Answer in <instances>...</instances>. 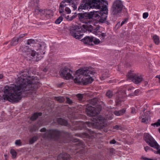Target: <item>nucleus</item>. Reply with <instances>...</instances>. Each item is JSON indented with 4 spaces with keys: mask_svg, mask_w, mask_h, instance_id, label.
<instances>
[{
    "mask_svg": "<svg viewBox=\"0 0 160 160\" xmlns=\"http://www.w3.org/2000/svg\"><path fill=\"white\" fill-rule=\"evenodd\" d=\"M22 73L16 80L17 85H6L3 90L0 88V101L17 102L21 99V95L23 94L26 96L32 95V91L38 88L39 82L35 81V78L28 76V73L26 71H23Z\"/></svg>",
    "mask_w": 160,
    "mask_h": 160,
    "instance_id": "f257e3e1",
    "label": "nucleus"
},
{
    "mask_svg": "<svg viewBox=\"0 0 160 160\" xmlns=\"http://www.w3.org/2000/svg\"><path fill=\"white\" fill-rule=\"evenodd\" d=\"M62 77L66 80L73 79L75 83H82L87 85L91 83L94 80L92 77L96 72L91 67L82 68L77 70L75 73L70 69L64 67L62 68L60 71Z\"/></svg>",
    "mask_w": 160,
    "mask_h": 160,
    "instance_id": "f03ea898",
    "label": "nucleus"
},
{
    "mask_svg": "<svg viewBox=\"0 0 160 160\" xmlns=\"http://www.w3.org/2000/svg\"><path fill=\"white\" fill-rule=\"evenodd\" d=\"M98 99L95 98L89 100L86 112L87 115L90 117H94L98 114L101 110V106L98 105Z\"/></svg>",
    "mask_w": 160,
    "mask_h": 160,
    "instance_id": "7ed1b4c3",
    "label": "nucleus"
},
{
    "mask_svg": "<svg viewBox=\"0 0 160 160\" xmlns=\"http://www.w3.org/2000/svg\"><path fill=\"white\" fill-rule=\"evenodd\" d=\"M62 136L67 140V142L70 140L71 134L68 132L61 131L56 129H52L48 130L44 137L45 138H53L54 140L58 139Z\"/></svg>",
    "mask_w": 160,
    "mask_h": 160,
    "instance_id": "20e7f679",
    "label": "nucleus"
},
{
    "mask_svg": "<svg viewBox=\"0 0 160 160\" xmlns=\"http://www.w3.org/2000/svg\"><path fill=\"white\" fill-rule=\"evenodd\" d=\"M93 119L94 122H86V124L89 127L103 130L104 132H106L105 128L107 125L106 120L102 117H96Z\"/></svg>",
    "mask_w": 160,
    "mask_h": 160,
    "instance_id": "39448f33",
    "label": "nucleus"
},
{
    "mask_svg": "<svg viewBox=\"0 0 160 160\" xmlns=\"http://www.w3.org/2000/svg\"><path fill=\"white\" fill-rule=\"evenodd\" d=\"M124 7L122 2L120 0H115L112 2L110 8L111 15L118 17L121 14Z\"/></svg>",
    "mask_w": 160,
    "mask_h": 160,
    "instance_id": "423d86ee",
    "label": "nucleus"
},
{
    "mask_svg": "<svg viewBox=\"0 0 160 160\" xmlns=\"http://www.w3.org/2000/svg\"><path fill=\"white\" fill-rule=\"evenodd\" d=\"M82 28L78 25L70 27L69 31L70 34L74 38L77 39L81 38L83 35V33L87 31L85 26L82 25Z\"/></svg>",
    "mask_w": 160,
    "mask_h": 160,
    "instance_id": "0eeeda50",
    "label": "nucleus"
},
{
    "mask_svg": "<svg viewBox=\"0 0 160 160\" xmlns=\"http://www.w3.org/2000/svg\"><path fill=\"white\" fill-rule=\"evenodd\" d=\"M108 11L107 5H105L99 11H96L95 12L93 13V17L99 19L100 22L103 23L106 19Z\"/></svg>",
    "mask_w": 160,
    "mask_h": 160,
    "instance_id": "6e6552de",
    "label": "nucleus"
},
{
    "mask_svg": "<svg viewBox=\"0 0 160 160\" xmlns=\"http://www.w3.org/2000/svg\"><path fill=\"white\" fill-rule=\"evenodd\" d=\"M20 50L22 52L23 56L27 59L30 60L34 58L36 55V52L27 46H21Z\"/></svg>",
    "mask_w": 160,
    "mask_h": 160,
    "instance_id": "1a4fd4ad",
    "label": "nucleus"
},
{
    "mask_svg": "<svg viewBox=\"0 0 160 160\" xmlns=\"http://www.w3.org/2000/svg\"><path fill=\"white\" fill-rule=\"evenodd\" d=\"M78 17L79 20L85 23H91L92 22L93 17V13H79L78 14Z\"/></svg>",
    "mask_w": 160,
    "mask_h": 160,
    "instance_id": "9d476101",
    "label": "nucleus"
},
{
    "mask_svg": "<svg viewBox=\"0 0 160 160\" xmlns=\"http://www.w3.org/2000/svg\"><path fill=\"white\" fill-rule=\"evenodd\" d=\"M144 139L146 142L150 146L156 149H158L160 146L154 138L148 133L144 134Z\"/></svg>",
    "mask_w": 160,
    "mask_h": 160,
    "instance_id": "9b49d317",
    "label": "nucleus"
},
{
    "mask_svg": "<svg viewBox=\"0 0 160 160\" xmlns=\"http://www.w3.org/2000/svg\"><path fill=\"white\" fill-rule=\"evenodd\" d=\"M91 8H95L100 9L105 5H108L107 1L103 0H90Z\"/></svg>",
    "mask_w": 160,
    "mask_h": 160,
    "instance_id": "f8f14e48",
    "label": "nucleus"
},
{
    "mask_svg": "<svg viewBox=\"0 0 160 160\" xmlns=\"http://www.w3.org/2000/svg\"><path fill=\"white\" fill-rule=\"evenodd\" d=\"M57 122L59 124L62 125L68 126L72 130H78L81 129L79 123L77 121L75 122V125H73L72 126H71V125L68 124L67 121L62 118H58Z\"/></svg>",
    "mask_w": 160,
    "mask_h": 160,
    "instance_id": "ddd939ff",
    "label": "nucleus"
},
{
    "mask_svg": "<svg viewBox=\"0 0 160 160\" xmlns=\"http://www.w3.org/2000/svg\"><path fill=\"white\" fill-rule=\"evenodd\" d=\"M127 77L129 79L132 80L133 82L137 84L141 82L143 79L141 76L135 74L133 71H131L128 73Z\"/></svg>",
    "mask_w": 160,
    "mask_h": 160,
    "instance_id": "4468645a",
    "label": "nucleus"
},
{
    "mask_svg": "<svg viewBox=\"0 0 160 160\" xmlns=\"http://www.w3.org/2000/svg\"><path fill=\"white\" fill-rule=\"evenodd\" d=\"M90 29L87 28V30L90 31L91 32H92L93 33L96 35H98L99 38L102 40H104L105 37L106 36V33H102L99 31L100 29V26H98L95 28H93V27L91 25L90 26Z\"/></svg>",
    "mask_w": 160,
    "mask_h": 160,
    "instance_id": "2eb2a0df",
    "label": "nucleus"
},
{
    "mask_svg": "<svg viewBox=\"0 0 160 160\" xmlns=\"http://www.w3.org/2000/svg\"><path fill=\"white\" fill-rule=\"evenodd\" d=\"M90 0H83L80 6L79 7L78 10L81 12L82 9H88L91 8H92Z\"/></svg>",
    "mask_w": 160,
    "mask_h": 160,
    "instance_id": "dca6fc26",
    "label": "nucleus"
},
{
    "mask_svg": "<svg viewBox=\"0 0 160 160\" xmlns=\"http://www.w3.org/2000/svg\"><path fill=\"white\" fill-rule=\"evenodd\" d=\"M93 37L86 36L83 38L82 39L81 41L85 44L92 45L93 44L92 43L91 44V43L92 42H93Z\"/></svg>",
    "mask_w": 160,
    "mask_h": 160,
    "instance_id": "f3484780",
    "label": "nucleus"
},
{
    "mask_svg": "<svg viewBox=\"0 0 160 160\" xmlns=\"http://www.w3.org/2000/svg\"><path fill=\"white\" fill-rule=\"evenodd\" d=\"M70 157V155L66 153L59 154L58 157V160H68Z\"/></svg>",
    "mask_w": 160,
    "mask_h": 160,
    "instance_id": "a211bd4d",
    "label": "nucleus"
},
{
    "mask_svg": "<svg viewBox=\"0 0 160 160\" xmlns=\"http://www.w3.org/2000/svg\"><path fill=\"white\" fill-rule=\"evenodd\" d=\"M88 131L89 132V134L87 133H82V134H77V135H78L82 138H89L91 137L90 134H91V133H92L94 132L93 131H91V129L89 130Z\"/></svg>",
    "mask_w": 160,
    "mask_h": 160,
    "instance_id": "6ab92c4d",
    "label": "nucleus"
},
{
    "mask_svg": "<svg viewBox=\"0 0 160 160\" xmlns=\"http://www.w3.org/2000/svg\"><path fill=\"white\" fill-rule=\"evenodd\" d=\"M42 115L41 112H36L33 114L30 118V119L32 121L36 120L39 117L41 116Z\"/></svg>",
    "mask_w": 160,
    "mask_h": 160,
    "instance_id": "aec40b11",
    "label": "nucleus"
},
{
    "mask_svg": "<svg viewBox=\"0 0 160 160\" xmlns=\"http://www.w3.org/2000/svg\"><path fill=\"white\" fill-rule=\"evenodd\" d=\"M42 13L46 18H49L51 16L52 12L50 10L46 9L43 11Z\"/></svg>",
    "mask_w": 160,
    "mask_h": 160,
    "instance_id": "412c9836",
    "label": "nucleus"
},
{
    "mask_svg": "<svg viewBox=\"0 0 160 160\" xmlns=\"http://www.w3.org/2000/svg\"><path fill=\"white\" fill-rule=\"evenodd\" d=\"M20 42L18 40L17 38L15 36L11 40L10 42V45L12 46H14L17 45Z\"/></svg>",
    "mask_w": 160,
    "mask_h": 160,
    "instance_id": "4be33fe9",
    "label": "nucleus"
},
{
    "mask_svg": "<svg viewBox=\"0 0 160 160\" xmlns=\"http://www.w3.org/2000/svg\"><path fill=\"white\" fill-rule=\"evenodd\" d=\"M126 112L125 109L123 108L119 111H115L114 112L115 115L117 116L122 115L124 114Z\"/></svg>",
    "mask_w": 160,
    "mask_h": 160,
    "instance_id": "5701e85b",
    "label": "nucleus"
},
{
    "mask_svg": "<svg viewBox=\"0 0 160 160\" xmlns=\"http://www.w3.org/2000/svg\"><path fill=\"white\" fill-rule=\"evenodd\" d=\"M45 51L42 52V53H41V54L39 52H38L37 53V59H36V61L38 62L39 60L41 59L43 57V55L45 53Z\"/></svg>",
    "mask_w": 160,
    "mask_h": 160,
    "instance_id": "b1692460",
    "label": "nucleus"
},
{
    "mask_svg": "<svg viewBox=\"0 0 160 160\" xmlns=\"http://www.w3.org/2000/svg\"><path fill=\"white\" fill-rule=\"evenodd\" d=\"M27 35V34H21L19 35L17 34L15 36L17 38L18 40L21 42L22 41L23 38L25 36Z\"/></svg>",
    "mask_w": 160,
    "mask_h": 160,
    "instance_id": "393cba45",
    "label": "nucleus"
},
{
    "mask_svg": "<svg viewBox=\"0 0 160 160\" xmlns=\"http://www.w3.org/2000/svg\"><path fill=\"white\" fill-rule=\"evenodd\" d=\"M54 99L60 103H62L65 100V98L63 97H55L54 98Z\"/></svg>",
    "mask_w": 160,
    "mask_h": 160,
    "instance_id": "a878e982",
    "label": "nucleus"
},
{
    "mask_svg": "<svg viewBox=\"0 0 160 160\" xmlns=\"http://www.w3.org/2000/svg\"><path fill=\"white\" fill-rule=\"evenodd\" d=\"M63 16L68 21H71L76 17V16L75 15H73L71 16H70L69 15L66 16L65 14H63Z\"/></svg>",
    "mask_w": 160,
    "mask_h": 160,
    "instance_id": "bb28decb",
    "label": "nucleus"
},
{
    "mask_svg": "<svg viewBox=\"0 0 160 160\" xmlns=\"http://www.w3.org/2000/svg\"><path fill=\"white\" fill-rule=\"evenodd\" d=\"M38 139V137L37 136H34L32 138H30L29 142L30 144H32L35 142Z\"/></svg>",
    "mask_w": 160,
    "mask_h": 160,
    "instance_id": "cd10ccee",
    "label": "nucleus"
},
{
    "mask_svg": "<svg viewBox=\"0 0 160 160\" xmlns=\"http://www.w3.org/2000/svg\"><path fill=\"white\" fill-rule=\"evenodd\" d=\"M36 43V41L32 39H28L27 42V44L31 46L35 44Z\"/></svg>",
    "mask_w": 160,
    "mask_h": 160,
    "instance_id": "c85d7f7f",
    "label": "nucleus"
},
{
    "mask_svg": "<svg viewBox=\"0 0 160 160\" xmlns=\"http://www.w3.org/2000/svg\"><path fill=\"white\" fill-rule=\"evenodd\" d=\"M113 95V91L110 90H108L106 94V96L109 98H112Z\"/></svg>",
    "mask_w": 160,
    "mask_h": 160,
    "instance_id": "c756f323",
    "label": "nucleus"
},
{
    "mask_svg": "<svg viewBox=\"0 0 160 160\" xmlns=\"http://www.w3.org/2000/svg\"><path fill=\"white\" fill-rule=\"evenodd\" d=\"M109 74L108 72H106L105 73H103L101 77L100 78L101 80H102L105 79V78L109 77Z\"/></svg>",
    "mask_w": 160,
    "mask_h": 160,
    "instance_id": "7c9ffc66",
    "label": "nucleus"
},
{
    "mask_svg": "<svg viewBox=\"0 0 160 160\" xmlns=\"http://www.w3.org/2000/svg\"><path fill=\"white\" fill-rule=\"evenodd\" d=\"M153 39L155 43L156 44H158L160 42L159 37L157 35H155L153 37Z\"/></svg>",
    "mask_w": 160,
    "mask_h": 160,
    "instance_id": "2f4dec72",
    "label": "nucleus"
},
{
    "mask_svg": "<svg viewBox=\"0 0 160 160\" xmlns=\"http://www.w3.org/2000/svg\"><path fill=\"white\" fill-rule=\"evenodd\" d=\"M63 18L62 16H60L55 21L56 24H59L62 21Z\"/></svg>",
    "mask_w": 160,
    "mask_h": 160,
    "instance_id": "473e14b6",
    "label": "nucleus"
},
{
    "mask_svg": "<svg viewBox=\"0 0 160 160\" xmlns=\"http://www.w3.org/2000/svg\"><path fill=\"white\" fill-rule=\"evenodd\" d=\"M10 153L12 154L13 158H16L17 153L14 149H11L10 151Z\"/></svg>",
    "mask_w": 160,
    "mask_h": 160,
    "instance_id": "72a5a7b5",
    "label": "nucleus"
},
{
    "mask_svg": "<svg viewBox=\"0 0 160 160\" xmlns=\"http://www.w3.org/2000/svg\"><path fill=\"white\" fill-rule=\"evenodd\" d=\"M149 117L148 116H146L145 117L142 118L141 121L142 122L147 123L148 121Z\"/></svg>",
    "mask_w": 160,
    "mask_h": 160,
    "instance_id": "f704fd0d",
    "label": "nucleus"
},
{
    "mask_svg": "<svg viewBox=\"0 0 160 160\" xmlns=\"http://www.w3.org/2000/svg\"><path fill=\"white\" fill-rule=\"evenodd\" d=\"M51 129H49V130H47L45 128H42L41 129V130H40V131L41 132H46L43 135V137L44 138H46V139H51V138H45L44 137L46 134V133L47 132V131L48 130H50Z\"/></svg>",
    "mask_w": 160,
    "mask_h": 160,
    "instance_id": "c9c22d12",
    "label": "nucleus"
},
{
    "mask_svg": "<svg viewBox=\"0 0 160 160\" xmlns=\"http://www.w3.org/2000/svg\"><path fill=\"white\" fill-rule=\"evenodd\" d=\"M139 92H140V90L138 89H137V90H135L133 93H130V92H129V95L130 96H135V95H137L138 94Z\"/></svg>",
    "mask_w": 160,
    "mask_h": 160,
    "instance_id": "e433bc0d",
    "label": "nucleus"
},
{
    "mask_svg": "<svg viewBox=\"0 0 160 160\" xmlns=\"http://www.w3.org/2000/svg\"><path fill=\"white\" fill-rule=\"evenodd\" d=\"M144 149H145V151L146 152H147V151L148 150H150V151H152L153 152H154V153H156V151H155V150H153L151 148H150V147H149L148 146H146V147H144Z\"/></svg>",
    "mask_w": 160,
    "mask_h": 160,
    "instance_id": "4c0bfd02",
    "label": "nucleus"
},
{
    "mask_svg": "<svg viewBox=\"0 0 160 160\" xmlns=\"http://www.w3.org/2000/svg\"><path fill=\"white\" fill-rule=\"evenodd\" d=\"M77 98L80 101L82 100L83 98V95L81 93H79L76 95Z\"/></svg>",
    "mask_w": 160,
    "mask_h": 160,
    "instance_id": "58836bf2",
    "label": "nucleus"
},
{
    "mask_svg": "<svg viewBox=\"0 0 160 160\" xmlns=\"http://www.w3.org/2000/svg\"><path fill=\"white\" fill-rule=\"evenodd\" d=\"M151 125L152 126H156L157 127L160 126V119H158L157 122L154 123H152Z\"/></svg>",
    "mask_w": 160,
    "mask_h": 160,
    "instance_id": "ea45409f",
    "label": "nucleus"
},
{
    "mask_svg": "<svg viewBox=\"0 0 160 160\" xmlns=\"http://www.w3.org/2000/svg\"><path fill=\"white\" fill-rule=\"evenodd\" d=\"M66 103H67L68 104H71L73 102L68 97H66Z\"/></svg>",
    "mask_w": 160,
    "mask_h": 160,
    "instance_id": "a19ab883",
    "label": "nucleus"
},
{
    "mask_svg": "<svg viewBox=\"0 0 160 160\" xmlns=\"http://www.w3.org/2000/svg\"><path fill=\"white\" fill-rule=\"evenodd\" d=\"M37 129V126H33L31 128L30 131L32 132H35Z\"/></svg>",
    "mask_w": 160,
    "mask_h": 160,
    "instance_id": "79ce46f5",
    "label": "nucleus"
},
{
    "mask_svg": "<svg viewBox=\"0 0 160 160\" xmlns=\"http://www.w3.org/2000/svg\"><path fill=\"white\" fill-rule=\"evenodd\" d=\"M93 41L95 44H99L100 42V41L97 38H95V39H93Z\"/></svg>",
    "mask_w": 160,
    "mask_h": 160,
    "instance_id": "37998d69",
    "label": "nucleus"
},
{
    "mask_svg": "<svg viewBox=\"0 0 160 160\" xmlns=\"http://www.w3.org/2000/svg\"><path fill=\"white\" fill-rule=\"evenodd\" d=\"M15 144L16 145L20 146L21 145V142L20 140H16Z\"/></svg>",
    "mask_w": 160,
    "mask_h": 160,
    "instance_id": "c03bdc74",
    "label": "nucleus"
},
{
    "mask_svg": "<svg viewBox=\"0 0 160 160\" xmlns=\"http://www.w3.org/2000/svg\"><path fill=\"white\" fill-rule=\"evenodd\" d=\"M65 11L68 14H70L71 12V10L68 7H66L65 8Z\"/></svg>",
    "mask_w": 160,
    "mask_h": 160,
    "instance_id": "a18cd8bd",
    "label": "nucleus"
},
{
    "mask_svg": "<svg viewBox=\"0 0 160 160\" xmlns=\"http://www.w3.org/2000/svg\"><path fill=\"white\" fill-rule=\"evenodd\" d=\"M122 100L120 98H118V99L117 100V104L118 105H119L121 104V102L122 101Z\"/></svg>",
    "mask_w": 160,
    "mask_h": 160,
    "instance_id": "49530a36",
    "label": "nucleus"
},
{
    "mask_svg": "<svg viewBox=\"0 0 160 160\" xmlns=\"http://www.w3.org/2000/svg\"><path fill=\"white\" fill-rule=\"evenodd\" d=\"M128 18H126L124 20L122 21L120 24V26H122L124 24L126 23L128 21Z\"/></svg>",
    "mask_w": 160,
    "mask_h": 160,
    "instance_id": "de8ad7c7",
    "label": "nucleus"
},
{
    "mask_svg": "<svg viewBox=\"0 0 160 160\" xmlns=\"http://www.w3.org/2000/svg\"><path fill=\"white\" fill-rule=\"evenodd\" d=\"M148 16V12H144L143 14V18H146Z\"/></svg>",
    "mask_w": 160,
    "mask_h": 160,
    "instance_id": "09e8293b",
    "label": "nucleus"
},
{
    "mask_svg": "<svg viewBox=\"0 0 160 160\" xmlns=\"http://www.w3.org/2000/svg\"><path fill=\"white\" fill-rule=\"evenodd\" d=\"M65 3V1H62L60 3L59 7L64 8L66 6V5L64 4Z\"/></svg>",
    "mask_w": 160,
    "mask_h": 160,
    "instance_id": "8fccbe9b",
    "label": "nucleus"
},
{
    "mask_svg": "<svg viewBox=\"0 0 160 160\" xmlns=\"http://www.w3.org/2000/svg\"><path fill=\"white\" fill-rule=\"evenodd\" d=\"M64 8L62 7H60L59 8V12L61 13L64 12Z\"/></svg>",
    "mask_w": 160,
    "mask_h": 160,
    "instance_id": "3c124183",
    "label": "nucleus"
},
{
    "mask_svg": "<svg viewBox=\"0 0 160 160\" xmlns=\"http://www.w3.org/2000/svg\"><path fill=\"white\" fill-rule=\"evenodd\" d=\"M121 126L118 125H116L115 126L113 127V128L114 129H116L117 130H118L120 129Z\"/></svg>",
    "mask_w": 160,
    "mask_h": 160,
    "instance_id": "603ef678",
    "label": "nucleus"
},
{
    "mask_svg": "<svg viewBox=\"0 0 160 160\" xmlns=\"http://www.w3.org/2000/svg\"><path fill=\"white\" fill-rule=\"evenodd\" d=\"M131 113L132 114H135L136 113V109L135 108H132Z\"/></svg>",
    "mask_w": 160,
    "mask_h": 160,
    "instance_id": "864d4df0",
    "label": "nucleus"
},
{
    "mask_svg": "<svg viewBox=\"0 0 160 160\" xmlns=\"http://www.w3.org/2000/svg\"><path fill=\"white\" fill-rule=\"evenodd\" d=\"M33 2H34L35 5L37 4V5H38L39 2V0H33Z\"/></svg>",
    "mask_w": 160,
    "mask_h": 160,
    "instance_id": "5fc2aeb1",
    "label": "nucleus"
},
{
    "mask_svg": "<svg viewBox=\"0 0 160 160\" xmlns=\"http://www.w3.org/2000/svg\"><path fill=\"white\" fill-rule=\"evenodd\" d=\"M116 142V141L114 139H112L110 141V143L111 144H115Z\"/></svg>",
    "mask_w": 160,
    "mask_h": 160,
    "instance_id": "6e6d98bb",
    "label": "nucleus"
},
{
    "mask_svg": "<svg viewBox=\"0 0 160 160\" xmlns=\"http://www.w3.org/2000/svg\"><path fill=\"white\" fill-rule=\"evenodd\" d=\"M126 33L127 31H125L124 32L122 33L121 34V36L123 37L124 36H127Z\"/></svg>",
    "mask_w": 160,
    "mask_h": 160,
    "instance_id": "4d7b16f0",
    "label": "nucleus"
},
{
    "mask_svg": "<svg viewBox=\"0 0 160 160\" xmlns=\"http://www.w3.org/2000/svg\"><path fill=\"white\" fill-rule=\"evenodd\" d=\"M38 51H39L38 52H39L40 54H41V53H42V51H43V52L45 51L44 50H42V49H41L40 48L39 49Z\"/></svg>",
    "mask_w": 160,
    "mask_h": 160,
    "instance_id": "13d9d810",
    "label": "nucleus"
},
{
    "mask_svg": "<svg viewBox=\"0 0 160 160\" xmlns=\"http://www.w3.org/2000/svg\"><path fill=\"white\" fill-rule=\"evenodd\" d=\"M72 7H73L74 10H75L77 8V7L75 5L73 4Z\"/></svg>",
    "mask_w": 160,
    "mask_h": 160,
    "instance_id": "bf43d9fd",
    "label": "nucleus"
},
{
    "mask_svg": "<svg viewBox=\"0 0 160 160\" xmlns=\"http://www.w3.org/2000/svg\"><path fill=\"white\" fill-rule=\"evenodd\" d=\"M157 150H158L156 152V153L159 154H160V149H157Z\"/></svg>",
    "mask_w": 160,
    "mask_h": 160,
    "instance_id": "052dcab7",
    "label": "nucleus"
},
{
    "mask_svg": "<svg viewBox=\"0 0 160 160\" xmlns=\"http://www.w3.org/2000/svg\"><path fill=\"white\" fill-rule=\"evenodd\" d=\"M156 78H158L159 79V82L160 83V75H157L156 77Z\"/></svg>",
    "mask_w": 160,
    "mask_h": 160,
    "instance_id": "680f3d73",
    "label": "nucleus"
},
{
    "mask_svg": "<svg viewBox=\"0 0 160 160\" xmlns=\"http://www.w3.org/2000/svg\"><path fill=\"white\" fill-rule=\"evenodd\" d=\"M128 91H132V92H133V88H128Z\"/></svg>",
    "mask_w": 160,
    "mask_h": 160,
    "instance_id": "e2e57ef3",
    "label": "nucleus"
},
{
    "mask_svg": "<svg viewBox=\"0 0 160 160\" xmlns=\"http://www.w3.org/2000/svg\"><path fill=\"white\" fill-rule=\"evenodd\" d=\"M48 69L46 68H44L43 69V71L45 72H46L47 71Z\"/></svg>",
    "mask_w": 160,
    "mask_h": 160,
    "instance_id": "0e129e2a",
    "label": "nucleus"
},
{
    "mask_svg": "<svg viewBox=\"0 0 160 160\" xmlns=\"http://www.w3.org/2000/svg\"><path fill=\"white\" fill-rule=\"evenodd\" d=\"M3 77V75L2 74H0V79H2Z\"/></svg>",
    "mask_w": 160,
    "mask_h": 160,
    "instance_id": "69168bd1",
    "label": "nucleus"
},
{
    "mask_svg": "<svg viewBox=\"0 0 160 160\" xmlns=\"http://www.w3.org/2000/svg\"><path fill=\"white\" fill-rule=\"evenodd\" d=\"M78 139H76L75 140V142H78Z\"/></svg>",
    "mask_w": 160,
    "mask_h": 160,
    "instance_id": "338daca9",
    "label": "nucleus"
},
{
    "mask_svg": "<svg viewBox=\"0 0 160 160\" xmlns=\"http://www.w3.org/2000/svg\"><path fill=\"white\" fill-rule=\"evenodd\" d=\"M120 22H118V23L117 24L116 26H119V25H120Z\"/></svg>",
    "mask_w": 160,
    "mask_h": 160,
    "instance_id": "774afa93",
    "label": "nucleus"
}]
</instances>
